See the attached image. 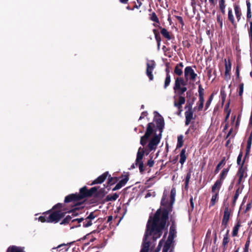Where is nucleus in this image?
I'll return each mask as SVG.
<instances>
[{"label":"nucleus","mask_w":252,"mask_h":252,"mask_svg":"<svg viewBox=\"0 0 252 252\" xmlns=\"http://www.w3.org/2000/svg\"><path fill=\"white\" fill-rule=\"evenodd\" d=\"M79 194H71L66 196L64 199L65 203L73 202L74 204L76 203V202L80 201L86 196H91L92 193L88 192L86 187H84L80 189Z\"/></svg>","instance_id":"3"},{"label":"nucleus","mask_w":252,"mask_h":252,"mask_svg":"<svg viewBox=\"0 0 252 252\" xmlns=\"http://www.w3.org/2000/svg\"><path fill=\"white\" fill-rule=\"evenodd\" d=\"M119 197V195L115 193L113 194H109L107 196V200L108 201H115Z\"/></svg>","instance_id":"31"},{"label":"nucleus","mask_w":252,"mask_h":252,"mask_svg":"<svg viewBox=\"0 0 252 252\" xmlns=\"http://www.w3.org/2000/svg\"><path fill=\"white\" fill-rule=\"evenodd\" d=\"M160 211L158 210L155 214L153 221L151 218L147 224V229L143 238L142 249L140 252H148L150 247L149 236H152L154 241L160 237L162 234V230L164 228L166 220L168 219V214L166 212L162 213L160 220Z\"/></svg>","instance_id":"1"},{"label":"nucleus","mask_w":252,"mask_h":252,"mask_svg":"<svg viewBox=\"0 0 252 252\" xmlns=\"http://www.w3.org/2000/svg\"><path fill=\"white\" fill-rule=\"evenodd\" d=\"M225 62V76H229V73L231 69V63L229 60L227 61L226 59H224Z\"/></svg>","instance_id":"17"},{"label":"nucleus","mask_w":252,"mask_h":252,"mask_svg":"<svg viewBox=\"0 0 252 252\" xmlns=\"http://www.w3.org/2000/svg\"><path fill=\"white\" fill-rule=\"evenodd\" d=\"M203 104H204V103L199 102V104L198 107V110L199 111L202 110V109L203 108Z\"/></svg>","instance_id":"56"},{"label":"nucleus","mask_w":252,"mask_h":252,"mask_svg":"<svg viewBox=\"0 0 252 252\" xmlns=\"http://www.w3.org/2000/svg\"><path fill=\"white\" fill-rule=\"evenodd\" d=\"M61 204L59 203L58 204H57L56 205H55L54 208H56V207H61Z\"/></svg>","instance_id":"62"},{"label":"nucleus","mask_w":252,"mask_h":252,"mask_svg":"<svg viewBox=\"0 0 252 252\" xmlns=\"http://www.w3.org/2000/svg\"><path fill=\"white\" fill-rule=\"evenodd\" d=\"M224 159L222 160L221 161H220L219 164L217 165L216 168L215 170V172L216 174L218 173L220 169L221 165L224 163Z\"/></svg>","instance_id":"40"},{"label":"nucleus","mask_w":252,"mask_h":252,"mask_svg":"<svg viewBox=\"0 0 252 252\" xmlns=\"http://www.w3.org/2000/svg\"><path fill=\"white\" fill-rule=\"evenodd\" d=\"M225 7H222V8H220L221 12L223 13V14H224L225 13Z\"/></svg>","instance_id":"58"},{"label":"nucleus","mask_w":252,"mask_h":252,"mask_svg":"<svg viewBox=\"0 0 252 252\" xmlns=\"http://www.w3.org/2000/svg\"><path fill=\"white\" fill-rule=\"evenodd\" d=\"M183 136L182 135H180L178 137V143L177 147L178 148H180L183 146Z\"/></svg>","instance_id":"37"},{"label":"nucleus","mask_w":252,"mask_h":252,"mask_svg":"<svg viewBox=\"0 0 252 252\" xmlns=\"http://www.w3.org/2000/svg\"><path fill=\"white\" fill-rule=\"evenodd\" d=\"M156 126L153 123L148 124L145 134L141 137L140 144L143 146L146 145L147 154L152 151H155L159 144L164 126V122L160 117L156 121Z\"/></svg>","instance_id":"2"},{"label":"nucleus","mask_w":252,"mask_h":252,"mask_svg":"<svg viewBox=\"0 0 252 252\" xmlns=\"http://www.w3.org/2000/svg\"><path fill=\"white\" fill-rule=\"evenodd\" d=\"M112 220H113V217L112 216H110L108 218L107 221L110 222Z\"/></svg>","instance_id":"57"},{"label":"nucleus","mask_w":252,"mask_h":252,"mask_svg":"<svg viewBox=\"0 0 252 252\" xmlns=\"http://www.w3.org/2000/svg\"><path fill=\"white\" fill-rule=\"evenodd\" d=\"M217 22L220 24V28H222L223 26L222 19L220 16H217Z\"/></svg>","instance_id":"46"},{"label":"nucleus","mask_w":252,"mask_h":252,"mask_svg":"<svg viewBox=\"0 0 252 252\" xmlns=\"http://www.w3.org/2000/svg\"><path fill=\"white\" fill-rule=\"evenodd\" d=\"M71 219H72V217L68 215L63 220V221L61 222V224H65L66 223H68L70 221H72V220H71ZM71 222L74 223V222Z\"/></svg>","instance_id":"36"},{"label":"nucleus","mask_w":252,"mask_h":252,"mask_svg":"<svg viewBox=\"0 0 252 252\" xmlns=\"http://www.w3.org/2000/svg\"><path fill=\"white\" fill-rule=\"evenodd\" d=\"M228 233H229V230H227L226 234L223 236L222 245L224 248V251L225 250L226 246H227V244L228 243V242L229 241V237H228Z\"/></svg>","instance_id":"22"},{"label":"nucleus","mask_w":252,"mask_h":252,"mask_svg":"<svg viewBox=\"0 0 252 252\" xmlns=\"http://www.w3.org/2000/svg\"><path fill=\"white\" fill-rule=\"evenodd\" d=\"M199 102L204 103V98L203 95L201 94V92H199Z\"/></svg>","instance_id":"54"},{"label":"nucleus","mask_w":252,"mask_h":252,"mask_svg":"<svg viewBox=\"0 0 252 252\" xmlns=\"http://www.w3.org/2000/svg\"><path fill=\"white\" fill-rule=\"evenodd\" d=\"M108 175L109 172L108 171L105 172L98 177H97L94 181H93V182L90 185L92 186L95 184H101L105 181Z\"/></svg>","instance_id":"11"},{"label":"nucleus","mask_w":252,"mask_h":252,"mask_svg":"<svg viewBox=\"0 0 252 252\" xmlns=\"http://www.w3.org/2000/svg\"><path fill=\"white\" fill-rule=\"evenodd\" d=\"M212 99H213L212 95H211L210 97V98H209V99L207 101V102L205 104V109H207L209 108V107L212 101Z\"/></svg>","instance_id":"42"},{"label":"nucleus","mask_w":252,"mask_h":252,"mask_svg":"<svg viewBox=\"0 0 252 252\" xmlns=\"http://www.w3.org/2000/svg\"><path fill=\"white\" fill-rule=\"evenodd\" d=\"M185 115L186 117V125H189L191 120L193 119V111L191 108V106L189 107L188 111H186Z\"/></svg>","instance_id":"12"},{"label":"nucleus","mask_w":252,"mask_h":252,"mask_svg":"<svg viewBox=\"0 0 252 252\" xmlns=\"http://www.w3.org/2000/svg\"><path fill=\"white\" fill-rule=\"evenodd\" d=\"M242 157L243 153L242 152H241L237 157V163L238 165H239V166L244 167V164L245 162V158L242 160ZM245 158H246V157Z\"/></svg>","instance_id":"25"},{"label":"nucleus","mask_w":252,"mask_h":252,"mask_svg":"<svg viewBox=\"0 0 252 252\" xmlns=\"http://www.w3.org/2000/svg\"><path fill=\"white\" fill-rule=\"evenodd\" d=\"M39 221H40L42 222H47L48 220V217L45 216H40L38 218Z\"/></svg>","instance_id":"43"},{"label":"nucleus","mask_w":252,"mask_h":252,"mask_svg":"<svg viewBox=\"0 0 252 252\" xmlns=\"http://www.w3.org/2000/svg\"><path fill=\"white\" fill-rule=\"evenodd\" d=\"M252 132L251 133V135L248 139L245 157H247L249 156V155L251 146H252Z\"/></svg>","instance_id":"18"},{"label":"nucleus","mask_w":252,"mask_h":252,"mask_svg":"<svg viewBox=\"0 0 252 252\" xmlns=\"http://www.w3.org/2000/svg\"><path fill=\"white\" fill-rule=\"evenodd\" d=\"M228 19L230 21V22L231 23V24L234 27H235L236 25V24L235 22L234 17L233 13H232V10L231 8H228Z\"/></svg>","instance_id":"21"},{"label":"nucleus","mask_w":252,"mask_h":252,"mask_svg":"<svg viewBox=\"0 0 252 252\" xmlns=\"http://www.w3.org/2000/svg\"><path fill=\"white\" fill-rule=\"evenodd\" d=\"M175 233H176V232H175V227L174 226L172 225L170 228L169 234V236L168 237V241L172 242V240L174 239V235H175Z\"/></svg>","instance_id":"23"},{"label":"nucleus","mask_w":252,"mask_h":252,"mask_svg":"<svg viewBox=\"0 0 252 252\" xmlns=\"http://www.w3.org/2000/svg\"><path fill=\"white\" fill-rule=\"evenodd\" d=\"M147 112L146 111L143 112L139 119V120H141L143 118H144L145 117L147 116Z\"/></svg>","instance_id":"51"},{"label":"nucleus","mask_w":252,"mask_h":252,"mask_svg":"<svg viewBox=\"0 0 252 252\" xmlns=\"http://www.w3.org/2000/svg\"><path fill=\"white\" fill-rule=\"evenodd\" d=\"M249 246H250V241L248 240L245 244L244 252H249Z\"/></svg>","instance_id":"44"},{"label":"nucleus","mask_w":252,"mask_h":252,"mask_svg":"<svg viewBox=\"0 0 252 252\" xmlns=\"http://www.w3.org/2000/svg\"><path fill=\"white\" fill-rule=\"evenodd\" d=\"M247 167H242L239 166L238 171L237 172V176L239 177V179L238 181V184H241V183L243 181V180L244 178L247 177V174L246 173Z\"/></svg>","instance_id":"9"},{"label":"nucleus","mask_w":252,"mask_h":252,"mask_svg":"<svg viewBox=\"0 0 252 252\" xmlns=\"http://www.w3.org/2000/svg\"><path fill=\"white\" fill-rule=\"evenodd\" d=\"M151 20L154 22L158 23V19L155 13H153L151 17Z\"/></svg>","instance_id":"39"},{"label":"nucleus","mask_w":252,"mask_h":252,"mask_svg":"<svg viewBox=\"0 0 252 252\" xmlns=\"http://www.w3.org/2000/svg\"><path fill=\"white\" fill-rule=\"evenodd\" d=\"M236 73L237 77H239V69H238V67L236 68Z\"/></svg>","instance_id":"60"},{"label":"nucleus","mask_w":252,"mask_h":252,"mask_svg":"<svg viewBox=\"0 0 252 252\" xmlns=\"http://www.w3.org/2000/svg\"><path fill=\"white\" fill-rule=\"evenodd\" d=\"M250 28L248 29L249 36H252V21L249 20Z\"/></svg>","instance_id":"41"},{"label":"nucleus","mask_w":252,"mask_h":252,"mask_svg":"<svg viewBox=\"0 0 252 252\" xmlns=\"http://www.w3.org/2000/svg\"><path fill=\"white\" fill-rule=\"evenodd\" d=\"M239 196V189H238L235 193V194L233 197V203L234 204L236 200L237 199Z\"/></svg>","instance_id":"49"},{"label":"nucleus","mask_w":252,"mask_h":252,"mask_svg":"<svg viewBox=\"0 0 252 252\" xmlns=\"http://www.w3.org/2000/svg\"><path fill=\"white\" fill-rule=\"evenodd\" d=\"M154 164V160L152 159V158H151L150 159H149L148 162H147V165L149 166V167H152Z\"/></svg>","instance_id":"50"},{"label":"nucleus","mask_w":252,"mask_h":252,"mask_svg":"<svg viewBox=\"0 0 252 252\" xmlns=\"http://www.w3.org/2000/svg\"><path fill=\"white\" fill-rule=\"evenodd\" d=\"M97 188L96 187H93V188H92L89 190H88V192H90L92 193V194L96 191L97 190Z\"/></svg>","instance_id":"52"},{"label":"nucleus","mask_w":252,"mask_h":252,"mask_svg":"<svg viewBox=\"0 0 252 252\" xmlns=\"http://www.w3.org/2000/svg\"><path fill=\"white\" fill-rule=\"evenodd\" d=\"M186 83L184 80L181 78H177L175 80V86L174 89L177 90V89H181V86H185Z\"/></svg>","instance_id":"16"},{"label":"nucleus","mask_w":252,"mask_h":252,"mask_svg":"<svg viewBox=\"0 0 252 252\" xmlns=\"http://www.w3.org/2000/svg\"><path fill=\"white\" fill-rule=\"evenodd\" d=\"M222 184V182H221L220 180H217L212 187V192H217V191L219 192V191L221 186Z\"/></svg>","instance_id":"15"},{"label":"nucleus","mask_w":252,"mask_h":252,"mask_svg":"<svg viewBox=\"0 0 252 252\" xmlns=\"http://www.w3.org/2000/svg\"><path fill=\"white\" fill-rule=\"evenodd\" d=\"M184 73L186 80L190 79L192 81H194L197 76V74L190 66L186 67L185 69Z\"/></svg>","instance_id":"8"},{"label":"nucleus","mask_w":252,"mask_h":252,"mask_svg":"<svg viewBox=\"0 0 252 252\" xmlns=\"http://www.w3.org/2000/svg\"><path fill=\"white\" fill-rule=\"evenodd\" d=\"M230 216V212L229 210L228 207H225L224 214L223 216V218L222 220V225L224 226V227H226L227 226V223L229 221Z\"/></svg>","instance_id":"10"},{"label":"nucleus","mask_w":252,"mask_h":252,"mask_svg":"<svg viewBox=\"0 0 252 252\" xmlns=\"http://www.w3.org/2000/svg\"><path fill=\"white\" fill-rule=\"evenodd\" d=\"M247 6V17L248 19H250L252 17V13H251V4L250 2L248 0L246 1Z\"/></svg>","instance_id":"30"},{"label":"nucleus","mask_w":252,"mask_h":252,"mask_svg":"<svg viewBox=\"0 0 252 252\" xmlns=\"http://www.w3.org/2000/svg\"><path fill=\"white\" fill-rule=\"evenodd\" d=\"M112 178L110 177V175H109V177L108 179L109 182H111L112 181Z\"/></svg>","instance_id":"63"},{"label":"nucleus","mask_w":252,"mask_h":252,"mask_svg":"<svg viewBox=\"0 0 252 252\" xmlns=\"http://www.w3.org/2000/svg\"><path fill=\"white\" fill-rule=\"evenodd\" d=\"M185 98L183 96H180L179 98V101L178 102H174V106L180 108V106L185 103Z\"/></svg>","instance_id":"28"},{"label":"nucleus","mask_w":252,"mask_h":252,"mask_svg":"<svg viewBox=\"0 0 252 252\" xmlns=\"http://www.w3.org/2000/svg\"><path fill=\"white\" fill-rule=\"evenodd\" d=\"M87 218L92 221V220H94L95 218V216L94 215L93 212H92Z\"/></svg>","instance_id":"48"},{"label":"nucleus","mask_w":252,"mask_h":252,"mask_svg":"<svg viewBox=\"0 0 252 252\" xmlns=\"http://www.w3.org/2000/svg\"><path fill=\"white\" fill-rule=\"evenodd\" d=\"M171 243H172V242L168 241L167 240V242H166V243L165 244V245H164V247H163V248L162 250V252H168V251L170 247V245Z\"/></svg>","instance_id":"34"},{"label":"nucleus","mask_w":252,"mask_h":252,"mask_svg":"<svg viewBox=\"0 0 252 252\" xmlns=\"http://www.w3.org/2000/svg\"><path fill=\"white\" fill-rule=\"evenodd\" d=\"M190 179V173H188L187 175V176L186 178V181H185V188L186 189H187L188 188V185H189Z\"/></svg>","instance_id":"38"},{"label":"nucleus","mask_w":252,"mask_h":252,"mask_svg":"<svg viewBox=\"0 0 252 252\" xmlns=\"http://www.w3.org/2000/svg\"><path fill=\"white\" fill-rule=\"evenodd\" d=\"M183 63H180L176 65L175 68L174 72L177 75L180 76L182 74V68L183 67Z\"/></svg>","instance_id":"19"},{"label":"nucleus","mask_w":252,"mask_h":252,"mask_svg":"<svg viewBox=\"0 0 252 252\" xmlns=\"http://www.w3.org/2000/svg\"><path fill=\"white\" fill-rule=\"evenodd\" d=\"M147 152L148 151L146 150V147H145V149L140 147L138 149L137 153L135 164L136 165H138L140 172L141 173L144 171V164L142 160L143 158L144 153H146V155H148L147 154Z\"/></svg>","instance_id":"4"},{"label":"nucleus","mask_w":252,"mask_h":252,"mask_svg":"<svg viewBox=\"0 0 252 252\" xmlns=\"http://www.w3.org/2000/svg\"><path fill=\"white\" fill-rule=\"evenodd\" d=\"M160 32L161 34L167 39L169 40L171 39L169 32L165 29H161Z\"/></svg>","instance_id":"32"},{"label":"nucleus","mask_w":252,"mask_h":252,"mask_svg":"<svg viewBox=\"0 0 252 252\" xmlns=\"http://www.w3.org/2000/svg\"><path fill=\"white\" fill-rule=\"evenodd\" d=\"M176 191L175 188L172 189L170 192V198L171 201L172 203H173L175 201V198L176 196Z\"/></svg>","instance_id":"35"},{"label":"nucleus","mask_w":252,"mask_h":252,"mask_svg":"<svg viewBox=\"0 0 252 252\" xmlns=\"http://www.w3.org/2000/svg\"><path fill=\"white\" fill-rule=\"evenodd\" d=\"M7 252H25L24 251V248L21 247H17L15 246H12L9 247Z\"/></svg>","instance_id":"14"},{"label":"nucleus","mask_w":252,"mask_h":252,"mask_svg":"<svg viewBox=\"0 0 252 252\" xmlns=\"http://www.w3.org/2000/svg\"><path fill=\"white\" fill-rule=\"evenodd\" d=\"M241 226V223L240 221H238L236 224L233 228L232 232V235L233 237L236 236L238 234L239 229Z\"/></svg>","instance_id":"26"},{"label":"nucleus","mask_w":252,"mask_h":252,"mask_svg":"<svg viewBox=\"0 0 252 252\" xmlns=\"http://www.w3.org/2000/svg\"><path fill=\"white\" fill-rule=\"evenodd\" d=\"M228 172V169H227V168L223 169L220 174V179L219 180H220L221 182H223L224 179L225 178Z\"/></svg>","instance_id":"29"},{"label":"nucleus","mask_w":252,"mask_h":252,"mask_svg":"<svg viewBox=\"0 0 252 252\" xmlns=\"http://www.w3.org/2000/svg\"><path fill=\"white\" fill-rule=\"evenodd\" d=\"M128 177L127 175L125 176V177L120 180L119 183L115 186V187L113 189V191H115L118 189H119L122 187L124 186L127 181H128Z\"/></svg>","instance_id":"13"},{"label":"nucleus","mask_w":252,"mask_h":252,"mask_svg":"<svg viewBox=\"0 0 252 252\" xmlns=\"http://www.w3.org/2000/svg\"><path fill=\"white\" fill-rule=\"evenodd\" d=\"M250 39L251 44L252 43V36H249Z\"/></svg>","instance_id":"64"},{"label":"nucleus","mask_w":252,"mask_h":252,"mask_svg":"<svg viewBox=\"0 0 252 252\" xmlns=\"http://www.w3.org/2000/svg\"><path fill=\"white\" fill-rule=\"evenodd\" d=\"M219 6L220 8L225 7V0H219Z\"/></svg>","instance_id":"47"},{"label":"nucleus","mask_w":252,"mask_h":252,"mask_svg":"<svg viewBox=\"0 0 252 252\" xmlns=\"http://www.w3.org/2000/svg\"><path fill=\"white\" fill-rule=\"evenodd\" d=\"M179 90H180L181 94H182L184 92H185L187 89L186 87H183V88H181V89H179Z\"/></svg>","instance_id":"55"},{"label":"nucleus","mask_w":252,"mask_h":252,"mask_svg":"<svg viewBox=\"0 0 252 252\" xmlns=\"http://www.w3.org/2000/svg\"><path fill=\"white\" fill-rule=\"evenodd\" d=\"M189 202H190V206L191 207V208L192 209H193L194 208V203H193V197L192 196H191L190 199H189Z\"/></svg>","instance_id":"53"},{"label":"nucleus","mask_w":252,"mask_h":252,"mask_svg":"<svg viewBox=\"0 0 252 252\" xmlns=\"http://www.w3.org/2000/svg\"><path fill=\"white\" fill-rule=\"evenodd\" d=\"M63 216L64 214L61 211L52 212L48 216L47 222L57 223Z\"/></svg>","instance_id":"7"},{"label":"nucleus","mask_w":252,"mask_h":252,"mask_svg":"<svg viewBox=\"0 0 252 252\" xmlns=\"http://www.w3.org/2000/svg\"><path fill=\"white\" fill-rule=\"evenodd\" d=\"M72 222L74 223L75 225L71 226V228H73L74 227H79L81 226L82 224L84 227H88L92 225V221L87 218L85 219L83 218L74 219Z\"/></svg>","instance_id":"5"},{"label":"nucleus","mask_w":252,"mask_h":252,"mask_svg":"<svg viewBox=\"0 0 252 252\" xmlns=\"http://www.w3.org/2000/svg\"><path fill=\"white\" fill-rule=\"evenodd\" d=\"M213 193H214V194L212 195V198H211V203H210V204L209 206L210 207L213 206L215 204V203L218 198V196H219L218 191H217V192H213Z\"/></svg>","instance_id":"27"},{"label":"nucleus","mask_w":252,"mask_h":252,"mask_svg":"<svg viewBox=\"0 0 252 252\" xmlns=\"http://www.w3.org/2000/svg\"><path fill=\"white\" fill-rule=\"evenodd\" d=\"M120 2L122 3H126L128 0H120Z\"/></svg>","instance_id":"59"},{"label":"nucleus","mask_w":252,"mask_h":252,"mask_svg":"<svg viewBox=\"0 0 252 252\" xmlns=\"http://www.w3.org/2000/svg\"><path fill=\"white\" fill-rule=\"evenodd\" d=\"M234 8L235 14L237 21L239 22V21L241 19V15H242L241 9L239 7V6L237 5H234Z\"/></svg>","instance_id":"20"},{"label":"nucleus","mask_w":252,"mask_h":252,"mask_svg":"<svg viewBox=\"0 0 252 252\" xmlns=\"http://www.w3.org/2000/svg\"><path fill=\"white\" fill-rule=\"evenodd\" d=\"M244 91V85L243 84H241L239 85V94L240 96H241L243 94Z\"/></svg>","instance_id":"45"},{"label":"nucleus","mask_w":252,"mask_h":252,"mask_svg":"<svg viewBox=\"0 0 252 252\" xmlns=\"http://www.w3.org/2000/svg\"><path fill=\"white\" fill-rule=\"evenodd\" d=\"M146 65V75L150 81H153L154 78L153 72L156 67V63L153 60H149L147 61Z\"/></svg>","instance_id":"6"},{"label":"nucleus","mask_w":252,"mask_h":252,"mask_svg":"<svg viewBox=\"0 0 252 252\" xmlns=\"http://www.w3.org/2000/svg\"><path fill=\"white\" fill-rule=\"evenodd\" d=\"M186 149H183L182 150H181V152L180 153V163L183 165L186 160V158H187V157H186Z\"/></svg>","instance_id":"24"},{"label":"nucleus","mask_w":252,"mask_h":252,"mask_svg":"<svg viewBox=\"0 0 252 252\" xmlns=\"http://www.w3.org/2000/svg\"><path fill=\"white\" fill-rule=\"evenodd\" d=\"M209 2L212 4V5H214L215 4V2H214V0H209Z\"/></svg>","instance_id":"61"},{"label":"nucleus","mask_w":252,"mask_h":252,"mask_svg":"<svg viewBox=\"0 0 252 252\" xmlns=\"http://www.w3.org/2000/svg\"><path fill=\"white\" fill-rule=\"evenodd\" d=\"M171 81L170 75L169 73L166 74V77L164 82V88L166 89L167 86L169 85Z\"/></svg>","instance_id":"33"}]
</instances>
